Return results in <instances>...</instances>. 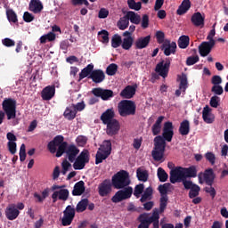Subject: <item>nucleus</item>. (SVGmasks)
<instances>
[{
    "instance_id": "nucleus-22",
    "label": "nucleus",
    "mask_w": 228,
    "mask_h": 228,
    "mask_svg": "<svg viewBox=\"0 0 228 228\" xmlns=\"http://www.w3.org/2000/svg\"><path fill=\"white\" fill-rule=\"evenodd\" d=\"M56 94V87L54 86H48L45 87L41 92V97L43 101H51Z\"/></svg>"
},
{
    "instance_id": "nucleus-61",
    "label": "nucleus",
    "mask_w": 228,
    "mask_h": 228,
    "mask_svg": "<svg viewBox=\"0 0 228 228\" xmlns=\"http://www.w3.org/2000/svg\"><path fill=\"white\" fill-rule=\"evenodd\" d=\"M211 92L215 94V95H222V94H224V87H222V86H213Z\"/></svg>"
},
{
    "instance_id": "nucleus-64",
    "label": "nucleus",
    "mask_w": 228,
    "mask_h": 228,
    "mask_svg": "<svg viewBox=\"0 0 228 228\" xmlns=\"http://www.w3.org/2000/svg\"><path fill=\"white\" fill-rule=\"evenodd\" d=\"M2 44L5 47H13V46H15V42L13 41V39H11L10 37H6V38L3 39Z\"/></svg>"
},
{
    "instance_id": "nucleus-24",
    "label": "nucleus",
    "mask_w": 228,
    "mask_h": 228,
    "mask_svg": "<svg viewBox=\"0 0 228 228\" xmlns=\"http://www.w3.org/2000/svg\"><path fill=\"white\" fill-rule=\"evenodd\" d=\"M28 10L32 12V13H42V10H44V4L40 0H30L28 4Z\"/></svg>"
},
{
    "instance_id": "nucleus-42",
    "label": "nucleus",
    "mask_w": 228,
    "mask_h": 228,
    "mask_svg": "<svg viewBox=\"0 0 228 228\" xmlns=\"http://www.w3.org/2000/svg\"><path fill=\"white\" fill-rule=\"evenodd\" d=\"M118 29H121V31L129 28V18H127V14L119 19L118 21Z\"/></svg>"
},
{
    "instance_id": "nucleus-47",
    "label": "nucleus",
    "mask_w": 228,
    "mask_h": 228,
    "mask_svg": "<svg viewBox=\"0 0 228 228\" xmlns=\"http://www.w3.org/2000/svg\"><path fill=\"white\" fill-rule=\"evenodd\" d=\"M178 79H180V90H183V92H186V88H188V77L186 76V74L183 73L182 76H178Z\"/></svg>"
},
{
    "instance_id": "nucleus-48",
    "label": "nucleus",
    "mask_w": 228,
    "mask_h": 228,
    "mask_svg": "<svg viewBox=\"0 0 228 228\" xmlns=\"http://www.w3.org/2000/svg\"><path fill=\"white\" fill-rule=\"evenodd\" d=\"M120 45H122V37L118 34H115L111 38V47L117 49L118 47H120Z\"/></svg>"
},
{
    "instance_id": "nucleus-17",
    "label": "nucleus",
    "mask_w": 228,
    "mask_h": 228,
    "mask_svg": "<svg viewBox=\"0 0 228 228\" xmlns=\"http://www.w3.org/2000/svg\"><path fill=\"white\" fill-rule=\"evenodd\" d=\"M100 120H102L103 125L113 122V120H117V118H115V109L113 107L107 109L101 115Z\"/></svg>"
},
{
    "instance_id": "nucleus-4",
    "label": "nucleus",
    "mask_w": 228,
    "mask_h": 228,
    "mask_svg": "<svg viewBox=\"0 0 228 228\" xmlns=\"http://www.w3.org/2000/svg\"><path fill=\"white\" fill-rule=\"evenodd\" d=\"M118 112L121 117L136 115V102L131 100H122L118 103Z\"/></svg>"
},
{
    "instance_id": "nucleus-56",
    "label": "nucleus",
    "mask_w": 228,
    "mask_h": 228,
    "mask_svg": "<svg viewBox=\"0 0 228 228\" xmlns=\"http://www.w3.org/2000/svg\"><path fill=\"white\" fill-rule=\"evenodd\" d=\"M71 167H72V164H70L68 159H65L61 162L62 170L61 171V174H62V175H66L67 172H69V168H70Z\"/></svg>"
},
{
    "instance_id": "nucleus-57",
    "label": "nucleus",
    "mask_w": 228,
    "mask_h": 228,
    "mask_svg": "<svg viewBox=\"0 0 228 228\" xmlns=\"http://www.w3.org/2000/svg\"><path fill=\"white\" fill-rule=\"evenodd\" d=\"M143 190H145V185L143 183H139L134 187V195L136 199H140L142 193H143Z\"/></svg>"
},
{
    "instance_id": "nucleus-2",
    "label": "nucleus",
    "mask_w": 228,
    "mask_h": 228,
    "mask_svg": "<svg viewBox=\"0 0 228 228\" xmlns=\"http://www.w3.org/2000/svg\"><path fill=\"white\" fill-rule=\"evenodd\" d=\"M65 154V159H68L69 163L76 161V157L79 156V148L75 144H69L64 142L60 145L56 152V158H61V155Z\"/></svg>"
},
{
    "instance_id": "nucleus-63",
    "label": "nucleus",
    "mask_w": 228,
    "mask_h": 228,
    "mask_svg": "<svg viewBox=\"0 0 228 228\" xmlns=\"http://www.w3.org/2000/svg\"><path fill=\"white\" fill-rule=\"evenodd\" d=\"M198 61H199V55L190 56L186 60V65H188V67H191V65H195V63H197Z\"/></svg>"
},
{
    "instance_id": "nucleus-54",
    "label": "nucleus",
    "mask_w": 228,
    "mask_h": 228,
    "mask_svg": "<svg viewBox=\"0 0 228 228\" xmlns=\"http://www.w3.org/2000/svg\"><path fill=\"white\" fill-rule=\"evenodd\" d=\"M117 70H118V65L116 63H111L106 69V75L115 76V74H117Z\"/></svg>"
},
{
    "instance_id": "nucleus-51",
    "label": "nucleus",
    "mask_w": 228,
    "mask_h": 228,
    "mask_svg": "<svg viewBox=\"0 0 228 228\" xmlns=\"http://www.w3.org/2000/svg\"><path fill=\"white\" fill-rule=\"evenodd\" d=\"M58 197L59 200H63L65 202L66 200H69V189H61L60 191H55Z\"/></svg>"
},
{
    "instance_id": "nucleus-50",
    "label": "nucleus",
    "mask_w": 228,
    "mask_h": 228,
    "mask_svg": "<svg viewBox=\"0 0 228 228\" xmlns=\"http://www.w3.org/2000/svg\"><path fill=\"white\" fill-rule=\"evenodd\" d=\"M6 15L9 22H12L13 24H17V22H19V19H17V13H15L13 9L7 10Z\"/></svg>"
},
{
    "instance_id": "nucleus-16",
    "label": "nucleus",
    "mask_w": 228,
    "mask_h": 228,
    "mask_svg": "<svg viewBox=\"0 0 228 228\" xmlns=\"http://www.w3.org/2000/svg\"><path fill=\"white\" fill-rule=\"evenodd\" d=\"M161 51H164L165 56H170V54H175V49H177V44L175 42L170 43V40L166 39L160 46Z\"/></svg>"
},
{
    "instance_id": "nucleus-23",
    "label": "nucleus",
    "mask_w": 228,
    "mask_h": 228,
    "mask_svg": "<svg viewBox=\"0 0 228 228\" xmlns=\"http://www.w3.org/2000/svg\"><path fill=\"white\" fill-rule=\"evenodd\" d=\"M20 212L17 209L15 204L9 205L5 209V216L7 220H15Z\"/></svg>"
},
{
    "instance_id": "nucleus-9",
    "label": "nucleus",
    "mask_w": 228,
    "mask_h": 228,
    "mask_svg": "<svg viewBox=\"0 0 228 228\" xmlns=\"http://www.w3.org/2000/svg\"><path fill=\"white\" fill-rule=\"evenodd\" d=\"M171 61L172 60H170V58H166V60H162L156 65L155 72H157V74L160 75L161 77L165 79V77H168Z\"/></svg>"
},
{
    "instance_id": "nucleus-33",
    "label": "nucleus",
    "mask_w": 228,
    "mask_h": 228,
    "mask_svg": "<svg viewBox=\"0 0 228 228\" xmlns=\"http://www.w3.org/2000/svg\"><path fill=\"white\" fill-rule=\"evenodd\" d=\"M178 132L182 136L190 134V121L188 119H184L180 123Z\"/></svg>"
},
{
    "instance_id": "nucleus-44",
    "label": "nucleus",
    "mask_w": 228,
    "mask_h": 228,
    "mask_svg": "<svg viewBox=\"0 0 228 228\" xmlns=\"http://www.w3.org/2000/svg\"><path fill=\"white\" fill-rule=\"evenodd\" d=\"M102 152H105L109 155H111V141L105 140L103 141L102 144L100 146L99 150Z\"/></svg>"
},
{
    "instance_id": "nucleus-39",
    "label": "nucleus",
    "mask_w": 228,
    "mask_h": 228,
    "mask_svg": "<svg viewBox=\"0 0 228 228\" xmlns=\"http://www.w3.org/2000/svg\"><path fill=\"white\" fill-rule=\"evenodd\" d=\"M86 208H88V199L86 198L77 204L75 211L77 213H84V211H86Z\"/></svg>"
},
{
    "instance_id": "nucleus-14",
    "label": "nucleus",
    "mask_w": 228,
    "mask_h": 228,
    "mask_svg": "<svg viewBox=\"0 0 228 228\" xmlns=\"http://www.w3.org/2000/svg\"><path fill=\"white\" fill-rule=\"evenodd\" d=\"M106 134L108 136H115L118 134V131H120V122L118 119H113L112 121L106 123Z\"/></svg>"
},
{
    "instance_id": "nucleus-28",
    "label": "nucleus",
    "mask_w": 228,
    "mask_h": 228,
    "mask_svg": "<svg viewBox=\"0 0 228 228\" xmlns=\"http://www.w3.org/2000/svg\"><path fill=\"white\" fill-rule=\"evenodd\" d=\"M163 120H165V116L159 117L156 122L151 126V133L153 136H158V134L161 133V124H163Z\"/></svg>"
},
{
    "instance_id": "nucleus-21",
    "label": "nucleus",
    "mask_w": 228,
    "mask_h": 228,
    "mask_svg": "<svg viewBox=\"0 0 228 228\" xmlns=\"http://www.w3.org/2000/svg\"><path fill=\"white\" fill-rule=\"evenodd\" d=\"M161 211V208L159 207V209L158 208H154L152 210V214L151 216H148V222L149 224L151 225V224H152L153 228H159V215L163 212Z\"/></svg>"
},
{
    "instance_id": "nucleus-10",
    "label": "nucleus",
    "mask_w": 228,
    "mask_h": 228,
    "mask_svg": "<svg viewBox=\"0 0 228 228\" xmlns=\"http://www.w3.org/2000/svg\"><path fill=\"white\" fill-rule=\"evenodd\" d=\"M76 216V208L74 207L69 205L66 207L63 211V217L61 219V224L63 227H67L72 224L74 218Z\"/></svg>"
},
{
    "instance_id": "nucleus-34",
    "label": "nucleus",
    "mask_w": 228,
    "mask_h": 228,
    "mask_svg": "<svg viewBox=\"0 0 228 228\" xmlns=\"http://www.w3.org/2000/svg\"><path fill=\"white\" fill-rule=\"evenodd\" d=\"M77 115V112L75 110L74 106L69 105L66 108L63 117L66 120H74Z\"/></svg>"
},
{
    "instance_id": "nucleus-25",
    "label": "nucleus",
    "mask_w": 228,
    "mask_h": 228,
    "mask_svg": "<svg viewBox=\"0 0 228 228\" xmlns=\"http://www.w3.org/2000/svg\"><path fill=\"white\" fill-rule=\"evenodd\" d=\"M205 17L202 16V13L200 12H194L191 18V22L195 26L196 28H204V20Z\"/></svg>"
},
{
    "instance_id": "nucleus-60",
    "label": "nucleus",
    "mask_w": 228,
    "mask_h": 228,
    "mask_svg": "<svg viewBox=\"0 0 228 228\" xmlns=\"http://www.w3.org/2000/svg\"><path fill=\"white\" fill-rule=\"evenodd\" d=\"M220 102V97H218L217 95H214L210 98V106L211 108H218L219 103Z\"/></svg>"
},
{
    "instance_id": "nucleus-8",
    "label": "nucleus",
    "mask_w": 228,
    "mask_h": 228,
    "mask_svg": "<svg viewBox=\"0 0 228 228\" xmlns=\"http://www.w3.org/2000/svg\"><path fill=\"white\" fill-rule=\"evenodd\" d=\"M133 195V187L128 186L125 187L124 190L118 191L115 195L112 197L111 200L115 204L118 202H122V200H126L127 199H131Z\"/></svg>"
},
{
    "instance_id": "nucleus-37",
    "label": "nucleus",
    "mask_w": 228,
    "mask_h": 228,
    "mask_svg": "<svg viewBox=\"0 0 228 228\" xmlns=\"http://www.w3.org/2000/svg\"><path fill=\"white\" fill-rule=\"evenodd\" d=\"M126 17L128 18V20H130V22H132V24L138 25V24H140V22H142V17L133 11L127 12Z\"/></svg>"
},
{
    "instance_id": "nucleus-62",
    "label": "nucleus",
    "mask_w": 228,
    "mask_h": 228,
    "mask_svg": "<svg viewBox=\"0 0 228 228\" xmlns=\"http://www.w3.org/2000/svg\"><path fill=\"white\" fill-rule=\"evenodd\" d=\"M156 38L158 44H165V32L159 30L156 32Z\"/></svg>"
},
{
    "instance_id": "nucleus-7",
    "label": "nucleus",
    "mask_w": 228,
    "mask_h": 228,
    "mask_svg": "<svg viewBox=\"0 0 228 228\" xmlns=\"http://www.w3.org/2000/svg\"><path fill=\"white\" fill-rule=\"evenodd\" d=\"M170 183H166L164 184H160L158 187V190L160 193V202H159V208H160V213H165V210L167 209V206L168 204V190L170 189Z\"/></svg>"
},
{
    "instance_id": "nucleus-30",
    "label": "nucleus",
    "mask_w": 228,
    "mask_h": 228,
    "mask_svg": "<svg viewBox=\"0 0 228 228\" xmlns=\"http://www.w3.org/2000/svg\"><path fill=\"white\" fill-rule=\"evenodd\" d=\"M85 190H86V188H85L84 181H79V182L76 183L73 187V191H72L73 197H79V196L83 195Z\"/></svg>"
},
{
    "instance_id": "nucleus-12",
    "label": "nucleus",
    "mask_w": 228,
    "mask_h": 228,
    "mask_svg": "<svg viewBox=\"0 0 228 228\" xmlns=\"http://www.w3.org/2000/svg\"><path fill=\"white\" fill-rule=\"evenodd\" d=\"M170 183L175 184V183H181L184 179V171L183 167H176L170 171Z\"/></svg>"
},
{
    "instance_id": "nucleus-31",
    "label": "nucleus",
    "mask_w": 228,
    "mask_h": 228,
    "mask_svg": "<svg viewBox=\"0 0 228 228\" xmlns=\"http://www.w3.org/2000/svg\"><path fill=\"white\" fill-rule=\"evenodd\" d=\"M94 72V64L90 63L86 68H84L79 73L78 83L85 79V77H90Z\"/></svg>"
},
{
    "instance_id": "nucleus-43",
    "label": "nucleus",
    "mask_w": 228,
    "mask_h": 228,
    "mask_svg": "<svg viewBox=\"0 0 228 228\" xmlns=\"http://www.w3.org/2000/svg\"><path fill=\"white\" fill-rule=\"evenodd\" d=\"M40 44H47V42H54L56 40V34L49 32L40 37Z\"/></svg>"
},
{
    "instance_id": "nucleus-45",
    "label": "nucleus",
    "mask_w": 228,
    "mask_h": 228,
    "mask_svg": "<svg viewBox=\"0 0 228 228\" xmlns=\"http://www.w3.org/2000/svg\"><path fill=\"white\" fill-rule=\"evenodd\" d=\"M190 45V37L181 36L178 39V47L180 49H186Z\"/></svg>"
},
{
    "instance_id": "nucleus-52",
    "label": "nucleus",
    "mask_w": 228,
    "mask_h": 228,
    "mask_svg": "<svg viewBox=\"0 0 228 228\" xmlns=\"http://www.w3.org/2000/svg\"><path fill=\"white\" fill-rule=\"evenodd\" d=\"M127 4L130 10H135V12H139V10H142V2L127 0Z\"/></svg>"
},
{
    "instance_id": "nucleus-11",
    "label": "nucleus",
    "mask_w": 228,
    "mask_h": 228,
    "mask_svg": "<svg viewBox=\"0 0 228 228\" xmlns=\"http://www.w3.org/2000/svg\"><path fill=\"white\" fill-rule=\"evenodd\" d=\"M215 177L216 175L215 171H213V168L206 169L204 173H200L198 175L200 184H203L205 181L208 186H213V183H215Z\"/></svg>"
},
{
    "instance_id": "nucleus-26",
    "label": "nucleus",
    "mask_w": 228,
    "mask_h": 228,
    "mask_svg": "<svg viewBox=\"0 0 228 228\" xmlns=\"http://www.w3.org/2000/svg\"><path fill=\"white\" fill-rule=\"evenodd\" d=\"M99 195L106 197L111 191V183L108 180H104L98 187Z\"/></svg>"
},
{
    "instance_id": "nucleus-29",
    "label": "nucleus",
    "mask_w": 228,
    "mask_h": 228,
    "mask_svg": "<svg viewBox=\"0 0 228 228\" xmlns=\"http://www.w3.org/2000/svg\"><path fill=\"white\" fill-rule=\"evenodd\" d=\"M149 44H151V36L139 37L134 43L135 49H145Z\"/></svg>"
},
{
    "instance_id": "nucleus-59",
    "label": "nucleus",
    "mask_w": 228,
    "mask_h": 228,
    "mask_svg": "<svg viewBox=\"0 0 228 228\" xmlns=\"http://www.w3.org/2000/svg\"><path fill=\"white\" fill-rule=\"evenodd\" d=\"M76 142L79 147H85L88 138L85 135H79L77 137Z\"/></svg>"
},
{
    "instance_id": "nucleus-49",
    "label": "nucleus",
    "mask_w": 228,
    "mask_h": 228,
    "mask_svg": "<svg viewBox=\"0 0 228 228\" xmlns=\"http://www.w3.org/2000/svg\"><path fill=\"white\" fill-rule=\"evenodd\" d=\"M157 175L160 183H167V181L168 180V174H167V171H165L163 167L158 168Z\"/></svg>"
},
{
    "instance_id": "nucleus-15",
    "label": "nucleus",
    "mask_w": 228,
    "mask_h": 228,
    "mask_svg": "<svg viewBox=\"0 0 228 228\" xmlns=\"http://www.w3.org/2000/svg\"><path fill=\"white\" fill-rule=\"evenodd\" d=\"M92 94H94L95 97H101L102 101H110V99L114 95L112 90L102 89L101 87L94 88Z\"/></svg>"
},
{
    "instance_id": "nucleus-40",
    "label": "nucleus",
    "mask_w": 228,
    "mask_h": 228,
    "mask_svg": "<svg viewBox=\"0 0 228 228\" xmlns=\"http://www.w3.org/2000/svg\"><path fill=\"white\" fill-rule=\"evenodd\" d=\"M152 187L146 188L140 199V202L143 203L147 202V200H151L152 199Z\"/></svg>"
},
{
    "instance_id": "nucleus-53",
    "label": "nucleus",
    "mask_w": 228,
    "mask_h": 228,
    "mask_svg": "<svg viewBox=\"0 0 228 228\" xmlns=\"http://www.w3.org/2000/svg\"><path fill=\"white\" fill-rule=\"evenodd\" d=\"M200 193V186L197 184L193 185L191 189H190L189 199H195L196 197H199Z\"/></svg>"
},
{
    "instance_id": "nucleus-5",
    "label": "nucleus",
    "mask_w": 228,
    "mask_h": 228,
    "mask_svg": "<svg viewBox=\"0 0 228 228\" xmlns=\"http://www.w3.org/2000/svg\"><path fill=\"white\" fill-rule=\"evenodd\" d=\"M2 109L7 120H13L17 118V101L13 98H5L2 102Z\"/></svg>"
},
{
    "instance_id": "nucleus-6",
    "label": "nucleus",
    "mask_w": 228,
    "mask_h": 228,
    "mask_svg": "<svg viewBox=\"0 0 228 228\" xmlns=\"http://www.w3.org/2000/svg\"><path fill=\"white\" fill-rule=\"evenodd\" d=\"M90 163V151L83 150L75 159L73 162L74 170H83L86 164Z\"/></svg>"
},
{
    "instance_id": "nucleus-1",
    "label": "nucleus",
    "mask_w": 228,
    "mask_h": 228,
    "mask_svg": "<svg viewBox=\"0 0 228 228\" xmlns=\"http://www.w3.org/2000/svg\"><path fill=\"white\" fill-rule=\"evenodd\" d=\"M174 138V124L172 121L164 123L162 128V135H157L154 142V148L151 156L154 161H161L165 156V149H167V142H172Z\"/></svg>"
},
{
    "instance_id": "nucleus-27",
    "label": "nucleus",
    "mask_w": 228,
    "mask_h": 228,
    "mask_svg": "<svg viewBox=\"0 0 228 228\" xmlns=\"http://www.w3.org/2000/svg\"><path fill=\"white\" fill-rule=\"evenodd\" d=\"M202 118L206 124H213L215 122V116L211 114L209 106H206L202 111Z\"/></svg>"
},
{
    "instance_id": "nucleus-46",
    "label": "nucleus",
    "mask_w": 228,
    "mask_h": 228,
    "mask_svg": "<svg viewBox=\"0 0 228 228\" xmlns=\"http://www.w3.org/2000/svg\"><path fill=\"white\" fill-rule=\"evenodd\" d=\"M110 154L106 153V152H102V151H99L96 152V156H95V165H99L101 163H102V161L104 159H108V158H110Z\"/></svg>"
},
{
    "instance_id": "nucleus-18",
    "label": "nucleus",
    "mask_w": 228,
    "mask_h": 228,
    "mask_svg": "<svg viewBox=\"0 0 228 228\" xmlns=\"http://www.w3.org/2000/svg\"><path fill=\"white\" fill-rule=\"evenodd\" d=\"M215 44L212 42L204 41L199 45V53L202 58H206L211 53Z\"/></svg>"
},
{
    "instance_id": "nucleus-35",
    "label": "nucleus",
    "mask_w": 228,
    "mask_h": 228,
    "mask_svg": "<svg viewBox=\"0 0 228 228\" xmlns=\"http://www.w3.org/2000/svg\"><path fill=\"white\" fill-rule=\"evenodd\" d=\"M138 222H140V224L138 225L137 228H149V214L147 213H142L141 214L138 218Z\"/></svg>"
},
{
    "instance_id": "nucleus-32",
    "label": "nucleus",
    "mask_w": 228,
    "mask_h": 228,
    "mask_svg": "<svg viewBox=\"0 0 228 228\" xmlns=\"http://www.w3.org/2000/svg\"><path fill=\"white\" fill-rule=\"evenodd\" d=\"M191 8V2L190 0H183L176 10L177 15H184Z\"/></svg>"
},
{
    "instance_id": "nucleus-36",
    "label": "nucleus",
    "mask_w": 228,
    "mask_h": 228,
    "mask_svg": "<svg viewBox=\"0 0 228 228\" xmlns=\"http://www.w3.org/2000/svg\"><path fill=\"white\" fill-rule=\"evenodd\" d=\"M196 176H197V167L195 166L183 167V179H188V177H196Z\"/></svg>"
},
{
    "instance_id": "nucleus-13",
    "label": "nucleus",
    "mask_w": 228,
    "mask_h": 228,
    "mask_svg": "<svg viewBox=\"0 0 228 228\" xmlns=\"http://www.w3.org/2000/svg\"><path fill=\"white\" fill-rule=\"evenodd\" d=\"M63 140H65L63 135H57L53 138V141L48 142L47 149L51 152V154H55V152H58V149H60V145H61L62 143H65Z\"/></svg>"
},
{
    "instance_id": "nucleus-38",
    "label": "nucleus",
    "mask_w": 228,
    "mask_h": 228,
    "mask_svg": "<svg viewBox=\"0 0 228 228\" xmlns=\"http://www.w3.org/2000/svg\"><path fill=\"white\" fill-rule=\"evenodd\" d=\"M136 175L138 181H142V183H147L149 179V172H147V170L142 169L141 167L137 168Z\"/></svg>"
},
{
    "instance_id": "nucleus-55",
    "label": "nucleus",
    "mask_w": 228,
    "mask_h": 228,
    "mask_svg": "<svg viewBox=\"0 0 228 228\" xmlns=\"http://www.w3.org/2000/svg\"><path fill=\"white\" fill-rule=\"evenodd\" d=\"M99 38H101V42L102 44H108L110 42V32L108 30H102L98 32Z\"/></svg>"
},
{
    "instance_id": "nucleus-3",
    "label": "nucleus",
    "mask_w": 228,
    "mask_h": 228,
    "mask_svg": "<svg viewBox=\"0 0 228 228\" xmlns=\"http://www.w3.org/2000/svg\"><path fill=\"white\" fill-rule=\"evenodd\" d=\"M111 183L116 190H124V188L129 187V184H131L129 172L120 170L112 176Z\"/></svg>"
},
{
    "instance_id": "nucleus-41",
    "label": "nucleus",
    "mask_w": 228,
    "mask_h": 228,
    "mask_svg": "<svg viewBox=\"0 0 228 228\" xmlns=\"http://www.w3.org/2000/svg\"><path fill=\"white\" fill-rule=\"evenodd\" d=\"M134 42V39L133 38V37H128L123 38L122 43H121L122 49H124L125 51H129V49H131V47H133Z\"/></svg>"
},
{
    "instance_id": "nucleus-58",
    "label": "nucleus",
    "mask_w": 228,
    "mask_h": 228,
    "mask_svg": "<svg viewBox=\"0 0 228 228\" xmlns=\"http://www.w3.org/2000/svg\"><path fill=\"white\" fill-rule=\"evenodd\" d=\"M205 158L207 161L210 162L211 165H215L216 161V157L215 156V153L208 151L205 154Z\"/></svg>"
},
{
    "instance_id": "nucleus-19",
    "label": "nucleus",
    "mask_w": 228,
    "mask_h": 228,
    "mask_svg": "<svg viewBox=\"0 0 228 228\" xmlns=\"http://www.w3.org/2000/svg\"><path fill=\"white\" fill-rule=\"evenodd\" d=\"M136 88H138V86H126L121 92H120V97L122 99H133L136 94Z\"/></svg>"
},
{
    "instance_id": "nucleus-20",
    "label": "nucleus",
    "mask_w": 228,
    "mask_h": 228,
    "mask_svg": "<svg viewBox=\"0 0 228 228\" xmlns=\"http://www.w3.org/2000/svg\"><path fill=\"white\" fill-rule=\"evenodd\" d=\"M88 79H92L93 83H102L106 79V75L102 69H93V72L88 77Z\"/></svg>"
}]
</instances>
